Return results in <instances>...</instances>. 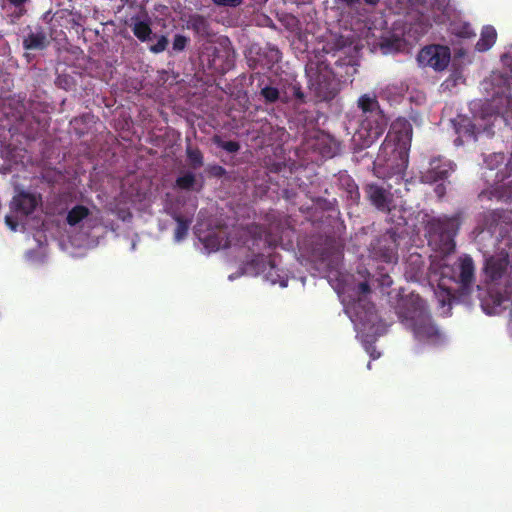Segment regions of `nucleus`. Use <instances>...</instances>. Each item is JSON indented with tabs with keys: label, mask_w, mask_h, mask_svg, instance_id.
<instances>
[{
	"label": "nucleus",
	"mask_w": 512,
	"mask_h": 512,
	"mask_svg": "<svg viewBox=\"0 0 512 512\" xmlns=\"http://www.w3.org/2000/svg\"><path fill=\"white\" fill-rule=\"evenodd\" d=\"M451 53L447 46L429 45L420 50L417 61L421 66L431 67L436 71H442L450 63Z\"/></svg>",
	"instance_id": "9d476101"
},
{
	"label": "nucleus",
	"mask_w": 512,
	"mask_h": 512,
	"mask_svg": "<svg viewBox=\"0 0 512 512\" xmlns=\"http://www.w3.org/2000/svg\"><path fill=\"white\" fill-rule=\"evenodd\" d=\"M50 44L46 32L42 27H38L35 31H30L23 38V48L25 50H44Z\"/></svg>",
	"instance_id": "dca6fc26"
},
{
	"label": "nucleus",
	"mask_w": 512,
	"mask_h": 512,
	"mask_svg": "<svg viewBox=\"0 0 512 512\" xmlns=\"http://www.w3.org/2000/svg\"><path fill=\"white\" fill-rule=\"evenodd\" d=\"M341 2L345 3L348 6H351L353 4H356L359 2V0H340Z\"/></svg>",
	"instance_id": "37998d69"
},
{
	"label": "nucleus",
	"mask_w": 512,
	"mask_h": 512,
	"mask_svg": "<svg viewBox=\"0 0 512 512\" xmlns=\"http://www.w3.org/2000/svg\"><path fill=\"white\" fill-rule=\"evenodd\" d=\"M242 235L249 236L253 240V246L256 242H262L264 247L272 248L275 246L270 236L265 235L262 228L258 225H248L242 229Z\"/></svg>",
	"instance_id": "412c9836"
},
{
	"label": "nucleus",
	"mask_w": 512,
	"mask_h": 512,
	"mask_svg": "<svg viewBox=\"0 0 512 512\" xmlns=\"http://www.w3.org/2000/svg\"><path fill=\"white\" fill-rule=\"evenodd\" d=\"M481 228L491 235L503 237L512 229V211L504 209H496L484 212L482 214Z\"/></svg>",
	"instance_id": "0eeeda50"
},
{
	"label": "nucleus",
	"mask_w": 512,
	"mask_h": 512,
	"mask_svg": "<svg viewBox=\"0 0 512 512\" xmlns=\"http://www.w3.org/2000/svg\"><path fill=\"white\" fill-rule=\"evenodd\" d=\"M390 189V185L384 187L377 183H367L363 187L364 193L370 203L379 211L383 212L390 210V205L393 201V195Z\"/></svg>",
	"instance_id": "ddd939ff"
},
{
	"label": "nucleus",
	"mask_w": 512,
	"mask_h": 512,
	"mask_svg": "<svg viewBox=\"0 0 512 512\" xmlns=\"http://www.w3.org/2000/svg\"><path fill=\"white\" fill-rule=\"evenodd\" d=\"M167 45H168V39L165 36H161L158 39L157 43L150 47V50L156 54L161 53L167 48Z\"/></svg>",
	"instance_id": "f704fd0d"
},
{
	"label": "nucleus",
	"mask_w": 512,
	"mask_h": 512,
	"mask_svg": "<svg viewBox=\"0 0 512 512\" xmlns=\"http://www.w3.org/2000/svg\"><path fill=\"white\" fill-rule=\"evenodd\" d=\"M195 182V175L192 172L188 171L183 175L177 177L176 186L182 190H190L193 188Z\"/></svg>",
	"instance_id": "c756f323"
},
{
	"label": "nucleus",
	"mask_w": 512,
	"mask_h": 512,
	"mask_svg": "<svg viewBox=\"0 0 512 512\" xmlns=\"http://www.w3.org/2000/svg\"><path fill=\"white\" fill-rule=\"evenodd\" d=\"M408 167V154L402 149H397L386 141L381 145L374 161V171L377 177L402 180Z\"/></svg>",
	"instance_id": "20e7f679"
},
{
	"label": "nucleus",
	"mask_w": 512,
	"mask_h": 512,
	"mask_svg": "<svg viewBox=\"0 0 512 512\" xmlns=\"http://www.w3.org/2000/svg\"><path fill=\"white\" fill-rule=\"evenodd\" d=\"M502 299L498 295H489L487 298H481L482 310L487 315H494L501 307Z\"/></svg>",
	"instance_id": "393cba45"
},
{
	"label": "nucleus",
	"mask_w": 512,
	"mask_h": 512,
	"mask_svg": "<svg viewBox=\"0 0 512 512\" xmlns=\"http://www.w3.org/2000/svg\"><path fill=\"white\" fill-rule=\"evenodd\" d=\"M9 3L15 7H20L22 6L24 3H26L27 0H8Z\"/></svg>",
	"instance_id": "79ce46f5"
},
{
	"label": "nucleus",
	"mask_w": 512,
	"mask_h": 512,
	"mask_svg": "<svg viewBox=\"0 0 512 512\" xmlns=\"http://www.w3.org/2000/svg\"><path fill=\"white\" fill-rule=\"evenodd\" d=\"M212 142L219 148L229 152L237 153L240 150V144L237 141H223L219 135H214Z\"/></svg>",
	"instance_id": "c85d7f7f"
},
{
	"label": "nucleus",
	"mask_w": 512,
	"mask_h": 512,
	"mask_svg": "<svg viewBox=\"0 0 512 512\" xmlns=\"http://www.w3.org/2000/svg\"><path fill=\"white\" fill-rule=\"evenodd\" d=\"M372 357H373V359H376L377 357H379V354H378L377 356H374V355L372 354Z\"/></svg>",
	"instance_id": "8fccbe9b"
},
{
	"label": "nucleus",
	"mask_w": 512,
	"mask_h": 512,
	"mask_svg": "<svg viewBox=\"0 0 512 512\" xmlns=\"http://www.w3.org/2000/svg\"><path fill=\"white\" fill-rule=\"evenodd\" d=\"M398 315L407 328L413 332L418 341L433 346H438L445 342L444 333L434 323L421 301H416L410 308L405 306L399 307Z\"/></svg>",
	"instance_id": "f03ea898"
},
{
	"label": "nucleus",
	"mask_w": 512,
	"mask_h": 512,
	"mask_svg": "<svg viewBox=\"0 0 512 512\" xmlns=\"http://www.w3.org/2000/svg\"><path fill=\"white\" fill-rule=\"evenodd\" d=\"M357 107L362 114L355 137L362 142V146L369 147L384 134L388 125V118L381 110L374 93L361 95L357 100Z\"/></svg>",
	"instance_id": "f257e3e1"
},
{
	"label": "nucleus",
	"mask_w": 512,
	"mask_h": 512,
	"mask_svg": "<svg viewBox=\"0 0 512 512\" xmlns=\"http://www.w3.org/2000/svg\"><path fill=\"white\" fill-rule=\"evenodd\" d=\"M259 94L266 104H273L280 99L279 89L269 85L262 87Z\"/></svg>",
	"instance_id": "cd10ccee"
},
{
	"label": "nucleus",
	"mask_w": 512,
	"mask_h": 512,
	"mask_svg": "<svg viewBox=\"0 0 512 512\" xmlns=\"http://www.w3.org/2000/svg\"><path fill=\"white\" fill-rule=\"evenodd\" d=\"M452 171L453 164L450 160L441 156L433 157L427 169L421 172L420 179L423 183L433 184L446 180Z\"/></svg>",
	"instance_id": "f8f14e48"
},
{
	"label": "nucleus",
	"mask_w": 512,
	"mask_h": 512,
	"mask_svg": "<svg viewBox=\"0 0 512 512\" xmlns=\"http://www.w3.org/2000/svg\"><path fill=\"white\" fill-rule=\"evenodd\" d=\"M455 132L458 137L455 139L456 145L463 144V138H475V125L468 117L459 116L453 121Z\"/></svg>",
	"instance_id": "a211bd4d"
},
{
	"label": "nucleus",
	"mask_w": 512,
	"mask_h": 512,
	"mask_svg": "<svg viewBox=\"0 0 512 512\" xmlns=\"http://www.w3.org/2000/svg\"><path fill=\"white\" fill-rule=\"evenodd\" d=\"M169 215L176 222V227L174 229V240L176 242H181L188 235V231L190 229V225L192 224L193 217L184 216L177 211L169 212Z\"/></svg>",
	"instance_id": "6ab92c4d"
},
{
	"label": "nucleus",
	"mask_w": 512,
	"mask_h": 512,
	"mask_svg": "<svg viewBox=\"0 0 512 512\" xmlns=\"http://www.w3.org/2000/svg\"><path fill=\"white\" fill-rule=\"evenodd\" d=\"M218 6L236 7L242 3L243 0H212Z\"/></svg>",
	"instance_id": "e433bc0d"
},
{
	"label": "nucleus",
	"mask_w": 512,
	"mask_h": 512,
	"mask_svg": "<svg viewBox=\"0 0 512 512\" xmlns=\"http://www.w3.org/2000/svg\"><path fill=\"white\" fill-rule=\"evenodd\" d=\"M273 52L275 53V55H278V53H279L278 50H273Z\"/></svg>",
	"instance_id": "09e8293b"
},
{
	"label": "nucleus",
	"mask_w": 512,
	"mask_h": 512,
	"mask_svg": "<svg viewBox=\"0 0 512 512\" xmlns=\"http://www.w3.org/2000/svg\"><path fill=\"white\" fill-rule=\"evenodd\" d=\"M315 203L319 208H321L325 211H333V210H335L337 201H336V199L328 200V199H325L322 197H318L315 200Z\"/></svg>",
	"instance_id": "473e14b6"
},
{
	"label": "nucleus",
	"mask_w": 512,
	"mask_h": 512,
	"mask_svg": "<svg viewBox=\"0 0 512 512\" xmlns=\"http://www.w3.org/2000/svg\"><path fill=\"white\" fill-rule=\"evenodd\" d=\"M187 28L200 37H208L211 35L210 24L208 20L200 14L190 15L187 20Z\"/></svg>",
	"instance_id": "aec40b11"
},
{
	"label": "nucleus",
	"mask_w": 512,
	"mask_h": 512,
	"mask_svg": "<svg viewBox=\"0 0 512 512\" xmlns=\"http://www.w3.org/2000/svg\"><path fill=\"white\" fill-rule=\"evenodd\" d=\"M291 90L293 96L298 100L300 104L306 103V96L302 91V88L299 83H295L291 85Z\"/></svg>",
	"instance_id": "72a5a7b5"
},
{
	"label": "nucleus",
	"mask_w": 512,
	"mask_h": 512,
	"mask_svg": "<svg viewBox=\"0 0 512 512\" xmlns=\"http://www.w3.org/2000/svg\"><path fill=\"white\" fill-rule=\"evenodd\" d=\"M268 264H269V267H270V271L267 273V277L271 280V282L273 284L277 283V279L273 277L272 275V270H275L276 269V261H275V257H270L269 260H268Z\"/></svg>",
	"instance_id": "4c0bfd02"
},
{
	"label": "nucleus",
	"mask_w": 512,
	"mask_h": 512,
	"mask_svg": "<svg viewBox=\"0 0 512 512\" xmlns=\"http://www.w3.org/2000/svg\"><path fill=\"white\" fill-rule=\"evenodd\" d=\"M308 86L320 101L332 100L338 93V83L329 64L325 61L311 63L306 68Z\"/></svg>",
	"instance_id": "39448f33"
},
{
	"label": "nucleus",
	"mask_w": 512,
	"mask_h": 512,
	"mask_svg": "<svg viewBox=\"0 0 512 512\" xmlns=\"http://www.w3.org/2000/svg\"><path fill=\"white\" fill-rule=\"evenodd\" d=\"M462 35L465 37H470V33L468 31H465Z\"/></svg>",
	"instance_id": "de8ad7c7"
},
{
	"label": "nucleus",
	"mask_w": 512,
	"mask_h": 512,
	"mask_svg": "<svg viewBox=\"0 0 512 512\" xmlns=\"http://www.w3.org/2000/svg\"><path fill=\"white\" fill-rule=\"evenodd\" d=\"M495 158H499L500 159V162L503 163L504 160H505V156L504 154H497L494 156Z\"/></svg>",
	"instance_id": "a18cd8bd"
},
{
	"label": "nucleus",
	"mask_w": 512,
	"mask_h": 512,
	"mask_svg": "<svg viewBox=\"0 0 512 512\" xmlns=\"http://www.w3.org/2000/svg\"><path fill=\"white\" fill-rule=\"evenodd\" d=\"M370 291L371 289L367 282H360L356 287V293L360 298H365L370 293Z\"/></svg>",
	"instance_id": "c9c22d12"
},
{
	"label": "nucleus",
	"mask_w": 512,
	"mask_h": 512,
	"mask_svg": "<svg viewBox=\"0 0 512 512\" xmlns=\"http://www.w3.org/2000/svg\"><path fill=\"white\" fill-rule=\"evenodd\" d=\"M338 187L346 193L347 198L353 203L358 204L360 200L359 187L355 180L346 172H339L337 175Z\"/></svg>",
	"instance_id": "f3484780"
},
{
	"label": "nucleus",
	"mask_w": 512,
	"mask_h": 512,
	"mask_svg": "<svg viewBox=\"0 0 512 512\" xmlns=\"http://www.w3.org/2000/svg\"><path fill=\"white\" fill-rule=\"evenodd\" d=\"M497 32L493 26H484L475 48L479 52L488 51L496 42Z\"/></svg>",
	"instance_id": "4be33fe9"
},
{
	"label": "nucleus",
	"mask_w": 512,
	"mask_h": 512,
	"mask_svg": "<svg viewBox=\"0 0 512 512\" xmlns=\"http://www.w3.org/2000/svg\"><path fill=\"white\" fill-rule=\"evenodd\" d=\"M379 282L383 287H390L393 283V280L388 274H382Z\"/></svg>",
	"instance_id": "ea45409f"
},
{
	"label": "nucleus",
	"mask_w": 512,
	"mask_h": 512,
	"mask_svg": "<svg viewBox=\"0 0 512 512\" xmlns=\"http://www.w3.org/2000/svg\"><path fill=\"white\" fill-rule=\"evenodd\" d=\"M435 193L437 194V196L439 198H442L445 193H446V188H445V185L444 184H438L436 187H435Z\"/></svg>",
	"instance_id": "a19ab883"
},
{
	"label": "nucleus",
	"mask_w": 512,
	"mask_h": 512,
	"mask_svg": "<svg viewBox=\"0 0 512 512\" xmlns=\"http://www.w3.org/2000/svg\"><path fill=\"white\" fill-rule=\"evenodd\" d=\"M231 245V241L223 231L212 232L205 239V246L211 250L226 249Z\"/></svg>",
	"instance_id": "5701e85b"
},
{
	"label": "nucleus",
	"mask_w": 512,
	"mask_h": 512,
	"mask_svg": "<svg viewBox=\"0 0 512 512\" xmlns=\"http://www.w3.org/2000/svg\"><path fill=\"white\" fill-rule=\"evenodd\" d=\"M453 279L459 285L461 296H468L475 284V265L470 255L459 257L453 268Z\"/></svg>",
	"instance_id": "1a4fd4ad"
},
{
	"label": "nucleus",
	"mask_w": 512,
	"mask_h": 512,
	"mask_svg": "<svg viewBox=\"0 0 512 512\" xmlns=\"http://www.w3.org/2000/svg\"><path fill=\"white\" fill-rule=\"evenodd\" d=\"M462 221V211H457L451 216L443 214L431 217L425 225L429 245L442 253L452 252Z\"/></svg>",
	"instance_id": "7ed1b4c3"
},
{
	"label": "nucleus",
	"mask_w": 512,
	"mask_h": 512,
	"mask_svg": "<svg viewBox=\"0 0 512 512\" xmlns=\"http://www.w3.org/2000/svg\"><path fill=\"white\" fill-rule=\"evenodd\" d=\"M508 332H509V335L512 337V319H510V321L508 323Z\"/></svg>",
	"instance_id": "49530a36"
},
{
	"label": "nucleus",
	"mask_w": 512,
	"mask_h": 512,
	"mask_svg": "<svg viewBox=\"0 0 512 512\" xmlns=\"http://www.w3.org/2000/svg\"><path fill=\"white\" fill-rule=\"evenodd\" d=\"M200 59L209 70L218 74H225L234 65L232 52L226 47H206Z\"/></svg>",
	"instance_id": "6e6552de"
},
{
	"label": "nucleus",
	"mask_w": 512,
	"mask_h": 512,
	"mask_svg": "<svg viewBox=\"0 0 512 512\" xmlns=\"http://www.w3.org/2000/svg\"><path fill=\"white\" fill-rule=\"evenodd\" d=\"M133 34L142 42H146L150 39L152 30L147 22L139 21L132 27Z\"/></svg>",
	"instance_id": "bb28decb"
},
{
	"label": "nucleus",
	"mask_w": 512,
	"mask_h": 512,
	"mask_svg": "<svg viewBox=\"0 0 512 512\" xmlns=\"http://www.w3.org/2000/svg\"><path fill=\"white\" fill-rule=\"evenodd\" d=\"M207 174L210 177L220 179L226 175V169L218 164H210L206 168Z\"/></svg>",
	"instance_id": "2f4dec72"
},
{
	"label": "nucleus",
	"mask_w": 512,
	"mask_h": 512,
	"mask_svg": "<svg viewBox=\"0 0 512 512\" xmlns=\"http://www.w3.org/2000/svg\"><path fill=\"white\" fill-rule=\"evenodd\" d=\"M186 156L189 161V165L193 169L200 168L204 164L203 153L199 148H193L191 146H187L186 148Z\"/></svg>",
	"instance_id": "a878e982"
},
{
	"label": "nucleus",
	"mask_w": 512,
	"mask_h": 512,
	"mask_svg": "<svg viewBox=\"0 0 512 512\" xmlns=\"http://www.w3.org/2000/svg\"><path fill=\"white\" fill-rule=\"evenodd\" d=\"M486 277L495 284H503L505 288L512 289V267L509 266L508 257H492L485 265Z\"/></svg>",
	"instance_id": "9b49d317"
},
{
	"label": "nucleus",
	"mask_w": 512,
	"mask_h": 512,
	"mask_svg": "<svg viewBox=\"0 0 512 512\" xmlns=\"http://www.w3.org/2000/svg\"><path fill=\"white\" fill-rule=\"evenodd\" d=\"M41 196L27 191H21L15 195L10 203L11 211L21 216H28L32 214L39 203Z\"/></svg>",
	"instance_id": "4468645a"
},
{
	"label": "nucleus",
	"mask_w": 512,
	"mask_h": 512,
	"mask_svg": "<svg viewBox=\"0 0 512 512\" xmlns=\"http://www.w3.org/2000/svg\"><path fill=\"white\" fill-rule=\"evenodd\" d=\"M189 42V38L182 35V34H176L173 39L172 48L176 52L183 51L187 44Z\"/></svg>",
	"instance_id": "7c9ffc66"
},
{
	"label": "nucleus",
	"mask_w": 512,
	"mask_h": 512,
	"mask_svg": "<svg viewBox=\"0 0 512 512\" xmlns=\"http://www.w3.org/2000/svg\"><path fill=\"white\" fill-rule=\"evenodd\" d=\"M398 234L394 229L387 230L372 244L371 254L380 261L395 264L398 261Z\"/></svg>",
	"instance_id": "423d86ee"
},
{
	"label": "nucleus",
	"mask_w": 512,
	"mask_h": 512,
	"mask_svg": "<svg viewBox=\"0 0 512 512\" xmlns=\"http://www.w3.org/2000/svg\"><path fill=\"white\" fill-rule=\"evenodd\" d=\"M5 223L11 230L16 231L18 222L14 219L13 216L7 215L5 217Z\"/></svg>",
	"instance_id": "58836bf2"
},
{
	"label": "nucleus",
	"mask_w": 512,
	"mask_h": 512,
	"mask_svg": "<svg viewBox=\"0 0 512 512\" xmlns=\"http://www.w3.org/2000/svg\"><path fill=\"white\" fill-rule=\"evenodd\" d=\"M364 2L368 5H376L380 2V0H364Z\"/></svg>",
	"instance_id": "c03bdc74"
},
{
	"label": "nucleus",
	"mask_w": 512,
	"mask_h": 512,
	"mask_svg": "<svg viewBox=\"0 0 512 512\" xmlns=\"http://www.w3.org/2000/svg\"><path fill=\"white\" fill-rule=\"evenodd\" d=\"M315 150L327 159L333 158L340 152V143L329 134H322L316 138Z\"/></svg>",
	"instance_id": "2eb2a0df"
},
{
	"label": "nucleus",
	"mask_w": 512,
	"mask_h": 512,
	"mask_svg": "<svg viewBox=\"0 0 512 512\" xmlns=\"http://www.w3.org/2000/svg\"><path fill=\"white\" fill-rule=\"evenodd\" d=\"M90 214L89 209L84 205L74 206L66 216V222L70 226L78 225L82 220L87 218Z\"/></svg>",
	"instance_id": "b1692460"
}]
</instances>
